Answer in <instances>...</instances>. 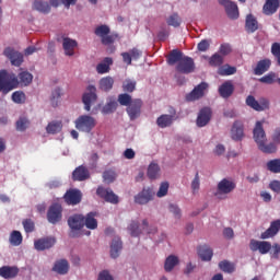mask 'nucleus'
Instances as JSON below:
<instances>
[{"label":"nucleus","mask_w":280,"mask_h":280,"mask_svg":"<svg viewBox=\"0 0 280 280\" xmlns=\"http://www.w3.org/2000/svg\"><path fill=\"white\" fill-rule=\"evenodd\" d=\"M32 80H34V75L28 71H22L16 77L14 72L0 70V93L8 95L14 89H19V86H30Z\"/></svg>","instance_id":"f257e3e1"},{"label":"nucleus","mask_w":280,"mask_h":280,"mask_svg":"<svg viewBox=\"0 0 280 280\" xmlns=\"http://www.w3.org/2000/svg\"><path fill=\"white\" fill-rule=\"evenodd\" d=\"M253 137L255 143L258 145V150L264 152V154H275L277 152V147L275 143H267L268 138L266 136V130H264V121L258 120L253 130Z\"/></svg>","instance_id":"f03ea898"},{"label":"nucleus","mask_w":280,"mask_h":280,"mask_svg":"<svg viewBox=\"0 0 280 280\" xmlns=\"http://www.w3.org/2000/svg\"><path fill=\"white\" fill-rule=\"evenodd\" d=\"M68 225L70 226L69 237H80V231L84 229V215L73 214L69 217Z\"/></svg>","instance_id":"7ed1b4c3"},{"label":"nucleus","mask_w":280,"mask_h":280,"mask_svg":"<svg viewBox=\"0 0 280 280\" xmlns=\"http://www.w3.org/2000/svg\"><path fill=\"white\" fill-rule=\"evenodd\" d=\"M95 36L101 38L102 45H113L115 40H117V35H110V26L106 24H102L95 27L94 30Z\"/></svg>","instance_id":"20e7f679"},{"label":"nucleus","mask_w":280,"mask_h":280,"mask_svg":"<svg viewBox=\"0 0 280 280\" xmlns=\"http://www.w3.org/2000/svg\"><path fill=\"white\" fill-rule=\"evenodd\" d=\"M75 128L80 132H91L95 126H97V120L93 116L82 115L79 116L75 121Z\"/></svg>","instance_id":"39448f33"},{"label":"nucleus","mask_w":280,"mask_h":280,"mask_svg":"<svg viewBox=\"0 0 280 280\" xmlns=\"http://www.w3.org/2000/svg\"><path fill=\"white\" fill-rule=\"evenodd\" d=\"M235 187H237V184H235L233 179L223 178L221 182H219L214 196H217L219 200H224V198H226L224 196L233 192Z\"/></svg>","instance_id":"423d86ee"},{"label":"nucleus","mask_w":280,"mask_h":280,"mask_svg":"<svg viewBox=\"0 0 280 280\" xmlns=\"http://www.w3.org/2000/svg\"><path fill=\"white\" fill-rule=\"evenodd\" d=\"M175 69L177 73L188 75V73L196 71V62H194V58L184 56L182 61L176 65Z\"/></svg>","instance_id":"0eeeda50"},{"label":"nucleus","mask_w":280,"mask_h":280,"mask_svg":"<svg viewBox=\"0 0 280 280\" xmlns=\"http://www.w3.org/2000/svg\"><path fill=\"white\" fill-rule=\"evenodd\" d=\"M82 102L84 104V109L91 110V105L97 102V88L95 85H88L86 92L82 96Z\"/></svg>","instance_id":"6e6552de"},{"label":"nucleus","mask_w":280,"mask_h":280,"mask_svg":"<svg viewBox=\"0 0 280 280\" xmlns=\"http://www.w3.org/2000/svg\"><path fill=\"white\" fill-rule=\"evenodd\" d=\"M209 89V83L201 82L197 86L194 88L191 92L186 94V102H197V100H202L205 93Z\"/></svg>","instance_id":"1a4fd4ad"},{"label":"nucleus","mask_w":280,"mask_h":280,"mask_svg":"<svg viewBox=\"0 0 280 280\" xmlns=\"http://www.w3.org/2000/svg\"><path fill=\"white\" fill-rule=\"evenodd\" d=\"M142 107L143 101H141V98H133V102L126 108L127 115L131 121L141 117Z\"/></svg>","instance_id":"9d476101"},{"label":"nucleus","mask_w":280,"mask_h":280,"mask_svg":"<svg viewBox=\"0 0 280 280\" xmlns=\"http://www.w3.org/2000/svg\"><path fill=\"white\" fill-rule=\"evenodd\" d=\"M249 248L253 253H260V255H268L270 250L272 249V244L267 241H257V240H250L249 242Z\"/></svg>","instance_id":"9b49d317"},{"label":"nucleus","mask_w":280,"mask_h":280,"mask_svg":"<svg viewBox=\"0 0 280 280\" xmlns=\"http://www.w3.org/2000/svg\"><path fill=\"white\" fill-rule=\"evenodd\" d=\"M47 220L50 224H58L62 220V206L52 203L47 211Z\"/></svg>","instance_id":"f8f14e48"},{"label":"nucleus","mask_w":280,"mask_h":280,"mask_svg":"<svg viewBox=\"0 0 280 280\" xmlns=\"http://www.w3.org/2000/svg\"><path fill=\"white\" fill-rule=\"evenodd\" d=\"M3 56L10 60L13 67H21L23 65V55L12 47H7L3 50Z\"/></svg>","instance_id":"ddd939ff"},{"label":"nucleus","mask_w":280,"mask_h":280,"mask_svg":"<svg viewBox=\"0 0 280 280\" xmlns=\"http://www.w3.org/2000/svg\"><path fill=\"white\" fill-rule=\"evenodd\" d=\"M96 194L100 196V198H103L105 202H110V205L119 203V197L110 188L100 186L96 189Z\"/></svg>","instance_id":"4468645a"},{"label":"nucleus","mask_w":280,"mask_h":280,"mask_svg":"<svg viewBox=\"0 0 280 280\" xmlns=\"http://www.w3.org/2000/svg\"><path fill=\"white\" fill-rule=\"evenodd\" d=\"M219 3L225 9L229 19H232V21L240 19V10L235 2L231 0H219Z\"/></svg>","instance_id":"2eb2a0df"},{"label":"nucleus","mask_w":280,"mask_h":280,"mask_svg":"<svg viewBox=\"0 0 280 280\" xmlns=\"http://www.w3.org/2000/svg\"><path fill=\"white\" fill-rule=\"evenodd\" d=\"M63 200L67 202V205H80L82 202V191L78 189H69L65 194Z\"/></svg>","instance_id":"dca6fc26"},{"label":"nucleus","mask_w":280,"mask_h":280,"mask_svg":"<svg viewBox=\"0 0 280 280\" xmlns=\"http://www.w3.org/2000/svg\"><path fill=\"white\" fill-rule=\"evenodd\" d=\"M154 198V190L152 188H143L142 191H140L136 197H135V202L136 205H148L151 200Z\"/></svg>","instance_id":"f3484780"},{"label":"nucleus","mask_w":280,"mask_h":280,"mask_svg":"<svg viewBox=\"0 0 280 280\" xmlns=\"http://www.w3.org/2000/svg\"><path fill=\"white\" fill-rule=\"evenodd\" d=\"M91 178V172H89V168L84 165L78 166L72 172V180L82 183L84 180H89Z\"/></svg>","instance_id":"a211bd4d"},{"label":"nucleus","mask_w":280,"mask_h":280,"mask_svg":"<svg viewBox=\"0 0 280 280\" xmlns=\"http://www.w3.org/2000/svg\"><path fill=\"white\" fill-rule=\"evenodd\" d=\"M56 244L55 237H44L34 242V246L36 250H49Z\"/></svg>","instance_id":"6ab92c4d"},{"label":"nucleus","mask_w":280,"mask_h":280,"mask_svg":"<svg viewBox=\"0 0 280 280\" xmlns=\"http://www.w3.org/2000/svg\"><path fill=\"white\" fill-rule=\"evenodd\" d=\"M211 121V108L203 107L200 109L198 117H197V126L198 128H205L207 124Z\"/></svg>","instance_id":"aec40b11"},{"label":"nucleus","mask_w":280,"mask_h":280,"mask_svg":"<svg viewBox=\"0 0 280 280\" xmlns=\"http://www.w3.org/2000/svg\"><path fill=\"white\" fill-rule=\"evenodd\" d=\"M280 231V219L275 220L270 223V226L261 233L260 240H270V237H275L277 233Z\"/></svg>","instance_id":"412c9836"},{"label":"nucleus","mask_w":280,"mask_h":280,"mask_svg":"<svg viewBox=\"0 0 280 280\" xmlns=\"http://www.w3.org/2000/svg\"><path fill=\"white\" fill-rule=\"evenodd\" d=\"M231 137L233 141H242L244 139V122L240 120L234 121L231 129Z\"/></svg>","instance_id":"4be33fe9"},{"label":"nucleus","mask_w":280,"mask_h":280,"mask_svg":"<svg viewBox=\"0 0 280 280\" xmlns=\"http://www.w3.org/2000/svg\"><path fill=\"white\" fill-rule=\"evenodd\" d=\"M234 92L235 86L232 81H225L219 86V95L223 97V100H229Z\"/></svg>","instance_id":"5701e85b"},{"label":"nucleus","mask_w":280,"mask_h":280,"mask_svg":"<svg viewBox=\"0 0 280 280\" xmlns=\"http://www.w3.org/2000/svg\"><path fill=\"white\" fill-rule=\"evenodd\" d=\"M280 7V0H266L264 7H262V13L266 14V16H272Z\"/></svg>","instance_id":"b1692460"},{"label":"nucleus","mask_w":280,"mask_h":280,"mask_svg":"<svg viewBox=\"0 0 280 280\" xmlns=\"http://www.w3.org/2000/svg\"><path fill=\"white\" fill-rule=\"evenodd\" d=\"M259 30V22L257 21V18L253 14H247L245 20V32L247 34H255Z\"/></svg>","instance_id":"393cba45"},{"label":"nucleus","mask_w":280,"mask_h":280,"mask_svg":"<svg viewBox=\"0 0 280 280\" xmlns=\"http://www.w3.org/2000/svg\"><path fill=\"white\" fill-rule=\"evenodd\" d=\"M62 47H63L66 56H74L75 47H78V42L75 39L65 37L63 42H62Z\"/></svg>","instance_id":"a878e982"},{"label":"nucleus","mask_w":280,"mask_h":280,"mask_svg":"<svg viewBox=\"0 0 280 280\" xmlns=\"http://www.w3.org/2000/svg\"><path fill=\"white\" fill-rule=\"evenodd\" d=\"M184 58H185V56L183 55V51H180L178 49H173L166 57V62L171 67H174V65H178L182 61V59H184Z\"/></svg>","instance_id":"bb28decb"},{"label":"nucleus","mask_w":280,"mask_h":280,"mask_svg":"<svg viewBox=\"0 0 280 280\" xmlns=\"http://www.w3.org/2000/svg\"><path fill=\"white\" fill-rule=\"evenodd\" d=\"M19 275V267L3 266L0 268L2 279H14Z\"/></svg>","instance_id":"cd10ccee"},{"label":"nucleus","mask_w":280,"mask_h":280,"mask_svg":"<svg viewBox=\"0 0 280 280\" xmlns=\"http://www.w3.org/2000/svg\"><path fill=\"white\" fill-rule=\"evenodd\" d=\"M121 248H124L121 238L118 236L114 237L110 245V257L113 259H117V257H119V253H121Z\"/></svg>","instance_id":"c85d7f7f"},{"label":"nucleus","mask_w":280,"mask_h":280,"mask_svg":"<svg viewBox=\"0 0 280 280\" xmlns=\"http://www.w3.org/2000/svg\"><path fill=\"white\" fill-rule=\"evenodd\" d=\"M33 10L40 12L42 14H49L51 12V4L43 0H34Z\"/></svg>","instance_id":"c756f323"},{"label":"nucleus","mask_w":280,"mask_h":280,"mask_svg":"<svg viewBox=\"0 0 280 280\" xmlns=\"http://www.w3.org/2000/svg\"><path fill=\"white\" fill-rule=\"evenodd\" d=\"M246 104L258 113H261V110H266V108H268V102L259 104V102H257V100H255V96L253 95L247 96Z\"/></svg>","instance_id":"7c9ffc66"},{"label":"nucleus","mask_w":280,"mask_h":280,"mask_svg":"<svg viewBox=\"0 0 280 280\" xmlns=\"http://www.w3.org/2000/svg\"><path fill=\"white\" fill-rule=\"evenodd\" d=\"M198 255L202 261H211L213 257V249L209 245H201L198 247Z\"/></svg>","instance_id":"2f4dec72"},{"label":"nucleus","mask_w":280,"mask_h":280,"mask_svg":"<svg viewBox=\"0 0 280 280\" xmlns=\"http://www.w3.org/2000/svg\"><path fill=\"white\" fill-rule=\"evenodd\" d=\"M270 65H272V61L270 59H262L257 62L256 68L254 69L255 75H264L268 69H270Z\"/></svg>","instance_id":"473e14b6"},{"label":"nucleus","mask_w":280,"mask_h":280,"mask_svg":"<svg viewBox=\"0 0 280 280\" xmlns=\"http://www.w3.org/2000/svg\"><path fill=\"white\" fill-rule=\"evenodd\" d=\"M97 212H90L84 217V226L90 229L91 231H95L97 229Z\"/></svg>","instance_id":"72a5a7b5"},{"label":"nucleus","mask_w":280,"mask_h":280,"mask_svg":"<svg viewBox=\"0 0 280 280\" xmlns=\"http://www.w3.org/2000/svg\"><path fill=\"white\" fill-rule=\"evenodd\" d=\"M114 84L115 79H113V77H104L98 82V89L101 91H105V93H108V91L113 90Z\"/></svg>","instance_id":"f704fd0d"},{"label":"nucleus","mask_w":280,"mask_h":280,"mask_svg":"<svg viewBox=\"0 0 280 280\" xmlns=\"http://www.w3.org/2000/svg\"><path fill=\"white\" fill-rule=\"evenodd\" d=\"M172 124H174V116L172 115L163 114L156 119L159 128H170Z\"/></svg>","instance_id":"c9c22d12"},{"label":"nucleus","mask_w":280,"mask_h":280,"mask_svg":"<svg viewBox=\"0 0 280 280\" xmlns=\"http://www.w3.org/2000/svg\"><path fill=\"white\" fill-rule=\"evenodd\" d=\"M52 270L58 275H67V272H69V261H67L66 259H61L55 262Z\"/></svg>","instance_id":"e433bc0d"},{"label":"nucleus","mask_w":280,"mask_h":280,"mask_svg":"<svg viewBox=\"0 0 280 280\" xmlns=\"http://www.w3.org/2000/svg\"><path fill=\"white\" fill-rule=\"evenodd\" d=\"M62 130V121L52 120L46 126V132L48 135H58Z\"/></svg>","instance_id":"4c0bfd02"},{"label":"nucleus","mask_w":280,"mask_h":280,"mask_svg":"<svg viewBox=\"0 0 280 280\" xmlns=\"http://www.w3.org/2000/svg\"><path fill=\"white\" fill-rule=\"evenodd\" d=\"M110 65H113V58L105 57L103 62L96 66L97 73H101V74L108 73V71H110Z\"/></svg>","instance_id":"58836bf2"},{"label":"nucleus","mask_w":280,"mask_h":280,"mask_svg":"<svg viewBox=\"0 0 280 280\" xmlns=\"http://www.w3.org/2000/svg\"><path fill=\"white\" fill-rule=\"evenodd\" d=\"M176 266H178V257L171 255L165 259L164 270L165 272H172Z\"/></svg>","instance_id":"ea45409f"},{"label":"nucleus","mask_w":280,"mask_h":280,"mask_svg":"<svg viewBox=\"0 0 280 280\" xmlns=\"http://www.w3.org/2000/svg\"><path fill=\"white\" fill-rule=\"evenodd\" d=\"M11 246H21L23 244V234L20 231L14 230L9 238Z\"/></svg>","instance_id":"a19ab883"},{"label":"nucleus","mask_w":280,"mask_h":280,"mask_svg":"<svg viewBox=\"0 0 280 280\" xmlns=\"http://www.w3.org/2000/svg\"><path fill=\"white\" fill-rule=\"evenodd\" d=\"M159 172H161V167L156 163H151L148 167L147 176L151 180H155V178H159Z\"/></svg>","instance_id":"79ce46f5"},{"label":"nucleus","mask_w":280,"mask_h":280,"mask_svg":"<svg viewBox=\"0 0 280 280\" xmlns=\"http://www.w3.org/2000/svg\"><path fill=\"white\" fill-rule=\"evenodd\" d=\"M266 165L271 174H280V158L268 161Z\"/></svg>","instance_id":"37998d69"},{"label":"nucleus","mask_w":280,"mask_h":280,"mask_svg":"<svg viewBox=\"0 0 280 280\" xmlns=\"http://www.w3.org/2000/svg\"><path fill=\"white\" fill-rule=\"evenodd\" d=\"M219 268L220 270H222V272H226L228 275L235 272V265H233V262H230L229 260L220 261Z\"/></svg>","instance_id":"c03bdc74"},{"label":"nucleus","mask_w":280,"mask_h":280,"mask_svg":"<svg viewBox=\"0 0 280 280\" xmlns=\"http://www.w3.org/2000/svg\"><path fill=\"white\" fill-rule=\"evenodd\" d=\"M210 67H222L224 65V57L220 54H214L209 58Z\"/></svg>","instance_id":"a18cd8bd"},{"label":"nucleus","mask_w":280,"mask_h":280,"mask_svg":"<svg viewBox=\"0 0 280 280\" xmlns=\"http://www.w3.org/2000/svg\"><path fill=\"white\" fill-rule=\"evenodd\" d=\"M279 78L277 77V73L269 72L268 74L261 77L259 79V82H261L262 84H275V82H277Z\"/></svg>","instance_id":"49530a36"},{"label":"nucleus","mask_w":280,"mask_h":280,"mask_svg":"<svg viewBox=\"0 0 280 280\" xmlns=\"http://www.w3.org/2000/svg\"><path fill=\"white\" fill-rule=\"evenodd\" d=\"M218 73L219 75H234V73H237V68L225 65L219 68Z\"/></svg>","instance_id":"de8ad7c7"},{"label":"nucleus","mask_w":280,"mask_h":280,"mask_svg":"<svg viewBox=\"0 0 280 280\" xmlns=\"http://www.w3.org/2000/svg\"><path fill=\"white\" fill-rule=\"evenodd\" d=\"M135 102V100H132V96L128 93H122L118 95V103L120 104V106H129Z\"/></svg>","instance_id":"09e8293b"},{"label":"nucleus","mask_w":280,"mask_h":280,"mask_svg":"<svg viewBox=\"0 0 280 280\" xmlns=\"http://www.w3.org/2000/svg\"><path fill=\"white\" fill-rule=\"evenodd\" d=\"M128 231L130 232L131 237H139L141 235V229H139V222L132 221L128 226Z\"/></svg>","instance_id":"8fccbe9b"},{"label":"nucleus","mask_w":280,"mask_h":280,"mask_svg":"<svg viewBox=\"0 0 280 280\" xmlns=\"http://www.w3.org/2000/svg\"><path fill=\"white\" fill-rule=\"evenodd\" d=\"M61 96H62V90H60V88H56L52 91L51 97H50L51 106H54V108H56V106H58V102Z\"/></svg>","instance_id":"3c124183"},{"label":"nucleus","mask_w":280,"mask_h":280,"mask_svg":"<svg viewBox=\"0 0 280 280\" xmlns=\"http://www.w3.org/2000/svg\"><path fill=\"white\" fill-rule=\"evenodd\" d=\"M166 23L171 27H180V16H178V13H173L168 16Z\"/></svg>","instance_id":"603ef678"},{"label":"nucleus","mask_w":280,"mask_h":280,"mask_svg":"<svg viewBox=\"0 0 280 280\" xmlns=\"http://www.w3.org/2000/svg\"><path fill=\"white\" fill-rule=\"evenodd\" d=\"M135 89H137V81L128 79L122 84V91L125 93H133Z\"/></svg>","instance_id":"864d4df0"},{"label":"nucleus","mask_w":280,"mask_h":280,"mask_svg":"<svg viewBox=\"0 0 280 280\" xmlns=\"http://www.w3.org/2000/svg\"><path fill=\"white\" fill-rule=\"evenodd\" d=\"M25 93L21 92V91H15L12 94V102H14V104H25Z\"/></svg>","instance_id":"5fc2aeb1"},{"label":"nucleus","mask_w":280,"mask_h":280,"mask_svg":"<svg viewBox=\"0 0 280 280\" xmlns=\"http://www.w3.org/2000/svg\"><path fill=\"white\" fill-rule=\"evenodd\" d=\"M116 110H117L116 101H110L103 107L102 113L103 115H110V113H115Z\"/></svg>","instance_id":"6e6d98bb"},{"label":"nucleus","mask_w":280,"mask_h":280,"mask_svg":"<svg viewBox=\"0 0 280 280\" xmlns=\"http://www.w3.org/2000/svg\"><path fill=\"white\" fill-rule=\"evenodd\" d=\"M22 224L24 226L25 233H34V231L36 229V224L34 223V221L32 219L23 220Z\"/></svg>","instance_id":"4d7b16f0"},{"label":"nucleus","mask_w":280,"mask_h":280,"mask_svg":"<svg viewBox=\"0 0 280 280\" xmlns=\"http://www.w3.org/2000/svg\"><path fill=\"white\" fill-rule=\"evenodd\" d=\"M28 126H30V120L25 117H22L16 121V130H19L20 132L27 130Z\"/></svg>","instance_id":"13d9d810"},{"label":"nucleus","mask_w":280,"mask_h":280,"mask_svg":"<svg viewBox=\"0 0 280 280\" xmlns=\"http://www.w3.org/2000/svg\"><path fill=\"white\" fill-rule=\"evenodd\" d=\"M103 178L105 183H115V179L117 178V173L113 170L105 171L103 173Z\"/></svg>","instance_id":"bf43d9fd"},{"label":"nucleus","mask_w":280,"mask_h":280,"mask_svg":"<svg viewBox=\"0 0 280 280\" xmlns=\"http://www.w3.org/2000/svg\"><path fill=\"white\" fill-rule=\"evenodd\" d=\"M170 191V183L163 182L156 192L158 198H164V196Z\"/></svg>","instance_id":"052dcab7"},{"label":"nucleus","mask_w":280,"mask_h":280,"mask_svg":"<svg viewBox=\"0 0 280 280\" xmlns=\"http://www.w3.org/2000/svg\"><path fill=\"white\" fill-rule=\"evenodd\" d=\"M210 47H211V40L209 39H202L197 45L198 51H209Z\"/></svg>","instance_id":"680f3d73"},{"label":"nucleus","mask_w":280,"mask_h":280,"mask_svg":"<svg viewBox=\"0 0 280 280\" xmlns=\"http://www.w3.org/2000/svg\"><path fill=\"white\" fill-rule=\"evenodd\" d=\"M271 140L272 142L269 143H275V147L280 145V127L276 128L271 135Z\"/></svg>","instance_id":"e2e57ef3"},{"label":"nucleus","mask_w":280,"mask_h":280,"mask_svg":"<svg viewBox=\"0 0 280 280\" xmlns=\"http://www.w3.org/2000/svg\"><path fill=\"white\" fill-rule=\"evenodd\" d=\"M192 191H198L200 189V175L198 172L195 174V178L191 182Z\"/></svg>","instance_id":"0e129e2a"},{"label":"nucleus","mask_w":280,"mask_h":280,"mask_svg":"<svg viewBox=\"0 0 280 280\" xmlns=\"http://www.w3.org/2000/svg\"><path fill=\"white\" fill-rule=\"evenodd\" d=\"M219 51L222 56H229L232 51L231 44H222Z\"/></svg>","instance_id":"69168bd1"},{"label":"nucleus","mask_w":280,"mask_h":280,"mask_svg":"<svg viewBox=\"0 0 280 280\" xmlns=\"http://www.w3.org/2000/svg\"><path fill=\"white\" fill-rule=\"evenodd\" d=\"M269 188L271 189V191H275L276 194H280V180H272L269 184Z\"/></svg>","instance_id":"338daca9"},{"label":"nucleus","mask_w":280,"mask_h":280,"mask_svg":"<svg viewBox=\"0 0 280 280\" xmlns=\"http://www.w3.org/2000/svg\"><path fill=\"white\" fill-rule=\"evenodd\" d=\"M97 280H114L113 276H110V272L108 270H103L98 273Z\"/></svg>","instance_id":"774afa93"}]
</instances>
